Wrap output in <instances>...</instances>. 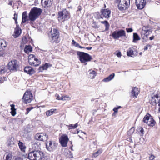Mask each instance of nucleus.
<instances>
[{"mask_svg": "<svg viewBox=\"0 0 160 160\" xmlns=\"http://www.w3.org/2000/svg\"><path fill=\"white\" fill-rule=\"evenodd\" d=\"M140 40V38L137 33H133V42H136V41L139 40Z\"/></svg>", "mask_w": 160, "mask_h": 160, "instance_id": "obj_32", "label": "nucleus"}, {"mask_svg": "<svg viewBox=\"0 0 160 160\" xmlns=\"http://www.w3.org/2000/svg\"><path fill=\"white\" fill-rule=\"evenodd\" d=\"M111 80H110V79L109 78H108V77H106V78H105L104 79L102 80V81H103L104 82H109Z\"/></svg>", "mask_w": 160, "mask_h": 160, "instance_id": "obj_43", "label": "nucleus"}, {"mask_svg": "<svg viewBox=\"0 0 160 160\" xmlns=\"http://www.w3.org/2000/svg\"><path fill=\"white\" fill-rule=\"evenodd\" d=\"M68 127V129L70 130L71 129H75L78 126V123H76L74 125L70 124L67 126Z\"/></svg>", "mask_w": 160, "mask_h": 160, "instance_id": "obj_33", "label": "nucleus"}, {"mask_svg": "<svg viewBox=\"0 0 160 160\" xmlns=\"http://www.w3.org/2000/svg\"><path fill=\"white\" fill-rule=\"evenodd\" d=\"M55 96L56 97L57 99L59 100H61V97L58 94H56L55 95Z\"/></svg>", "mask_w": 160, "mask_h": 160, "instance_id": "obj_49", "label": "nucleus"}, {"mask_svg": "<svg viewBox=\"0 0 160 160\" xmlns=\"http://www.w3.org/2000/svg\"><path fill=\"white\" fill-rule=\"evenodd\" d=\"M126 30L127 32H132L133 29L132 28H126Z\"/></svg>", "mask_w": 160, "mask_h": 160, "instance_id": "obj_47", "label": "nucleus"}, {"mask_svg": "<svg viewBox=\"0 0 160 160\" xmlns=\"http://www.w3.org/2000/svg\"><path fill=\"white\" fill-rule=\"evenodd\" d=\"M86 49L88 50H90L92 49V47H88L86 48Z\"/></svg>", "mask_w": 160, "mask_h": 160, "instance_id": "obj_64", "label": "nucleus"}, {"mask_svg": "<svg viewBox=\"0 0 160 160\" xmlns=\"http://www.w3.org/2000/svg\"><path fill=\"white\" fill-rule=\"evenodd\" d=\"M51 33L52 35L51 38L53 41L52 42L55 41L59 37V33L58 31L56 29H53L51 30Z\"/></svg>", "mask_w": 160, "mask_h": 160, "instance_id": "obj_14", "label": "nucleus"}, {"mask_svg": "<svg viewBox=\"0 0 160 160\" xmlns=\"http://www.w3.org/2000/svg\"><path fill=\"white\" fill-rule=\"evenodd\" d=\"M58 14V18L59 21H64L66 18H69L70 17L69 12L66 9H64L62 11L59 12Z\"/></svg>", "mask_w": 160, "mask_h": 160, "instance_id": "obj_8", "label": "nucleus"}, {"mask_svg": "<svg viewBox=\"0 0 160 160\" xmlns=\"http://www.w3.org/2000/svg\"><path fill=\"white\" fill-rule=\"evenodd\" d=\"M134 127H132L130 130L128 131V134H132L133 133V132L134 131Z\"/></svg>", "mask_w": 160, "mask_h": 160, "instance_id": "obj_40", "label": "nucleus"}, {"mask_svg": "<svg viewBox=\"0 0 160 160\" xmlns=\"http://www.w3.org/2000/svg\"><path fill=\"white\" fill-rule=\"evenodd\" d=\"M31 109H32V108H27V109H26L27 112L26 113V114H28V113L29 112L31 111Z\"/></svg>", "mask_w": 160, "mask_h": 160, "instance_id": "obj_51", "label": "nucleus"}, {"mask_svg": "<svg viewBox=\"0 0 160 160\" xmlns=\"http://www.w3.org/2000/svg\"><path fill=\"white\" fill-rule=\"evenodd\" d=\"M68 138L67 135H62L59 139V142L61 145L63 147H66L68 141Z\"/></svg>", "mask_w": 160, "mask_h": 160, "instance_id": "obj_12", "label": "nucleus"}, {"mask_svg": "<svg viewBox=\"0 0 160 160\" xmlns=\"http://www.w3.org/2000/svg\"><path fill=\"white\" fill-rule=\"evenodd\" d=\"M141 34L142 42H147L148 40V35L149 34V33L145 34H142V33H141Z\"/></svg>", "mask_w": 160, "mask_h": 160, "instance_id": "obj_22", "label": "nucleus"}, {"mask_svg": "<svg viewBox=\"0 0 160 160\" xmlns=\"http://www.w3.org/2000/svg\"><path fill=\"white\" fill-rule=\"evenodd\" d=\"M16 110H11V115L13 116H14L16 113Z\"/></svg>", "mask_w": 160, "mask_h": 160, "instance_id": "obj_44", "label": "nucleus"}, {"mask_svg": "<svg viewBox=\"0 0 160 160\" xmlns=\"http://www.w3.org/2000/svg\"><path fill=\"white\" fill-rule=\"evenodd\" d=\"M5 52L4 51H0V56L4 57L5 55Z\"/></svg>", "mask_w": 160, "mask_h": 160, "instance_id": "obj_46", "label": "nucleus"}, {"mask_svg": "<svg viewBox=\"0 0 160 160\" xmlns=\"http://www.w3.org/2000/svg\"><path fill=\"white\" fill-rule=\"evenodd\" d=\"M111 80H110V79L109 78H108V77H106V78H105L104 79L102 80V81H103L104 82H109Z\"/></svg>", "mask_w": 160, "mask_h": 160, "instance_id": "obj_41", "label": "nucleus"}, {"mask_svg": "<svg viewBox=\"0 0 160 160\" xmlns=\"http://www.w3.org/2000/svg\"><path fill=\"white\" fill-rule=\"evenodd\" d=\"M12 152H6L3 157V160H12Z\"/></svg>", "mask_w": 160, "mask_h": 160, "instance_id": "obj_20", "label": "nucleus"}, {"mask_svg": "<svg viewBox=\"0 0 160 160\" xmlns=\"http://www.w3.org/2000/svg\"><path fill=\"white\" fill-rule=\"evenodd\" d=\"M28 16L27 14V12L26 11L22 13V22L25 23L28 20Z\"/></svg>", "mask_w": 160, "mask_h": 160, "instance_id": "obj_24", "label": "nucleus"}, {"mask_svg": "<svg viewBox=\"0 0 160 160\" xmlns=\"http://www.w3.org/2000/svg\"><path fill=\"white\" fill-rule=\"evenodd\" d=\"M24 71L30 75H32L35 72L34 69L30 66L25 67L24 69Z\"/></svg>", "mask_w": 160, "mask_h": 160, "instance_id": "obj_17", "label": "nucleus"}, {"mask_svg": "<svg viewBox=\"0 0 160 160\" xmlns=\"http://www.w3.org/2000/svg\"><path fill=\"white\" fill-rule=\"evenodd\" d=\"M68 97L66 96H62L61 97V100H67V98H68Z\"/></svg>", "mask_w": 160, "mask_h": 160, "instance_id": "obj_48", "label": "nucleus"}, {"mask_svg": "<svg viewBox=\"0 0 160 160\" xmlns=\"http://www.w3.org/2000/svg\"><path fill=\"white\" fill-rule=\"evenodd\" d=\"M117 32L118 36V38L120 37L126 36L125 32L124 30H120Z\"/></svg>", "mask_w": 160, "mask_h": 160, "instance_id": "obj_29", "label": "nucleus"}, {"mask_svg": "<svg viewBox=\"0 0 160 160\" xmlns=\"http://www.w3.org/2000/svg\"><path fill=\"white\" fill-rule=\"evenodd\" d=\"M154 37H155L154 36H152V37H150L149 39L150 40H152L154 39Z\"/></svg>", "mask_w": 160, "mask_h": 160, "instance_id": "obj_61", "label": "nucleus"}, {"mask_svg": "<svg viewBox=\"0 0 160 160\" xmlns=\"http://www.w3.org/2000/svg\"><path fill=\"white\" fill-rule=\"evenodd\" d=\"M51 0H42L41 3L44 7H48L51 4Z\"/></svg>", "mask_w": 160, "mask_h": 160, "instance_id": "obj_21", "label": "nucleus"}, {"mask_svg": "<svg viewBox=\"0 0 160 160\" xmlns=\"http://www.w3.org/2000/svg\"><path fill=\"white\" fill-rule=\"evenodd\" d=\"M157 102H154V101H151V104L152 105H155L157 104Z\"/></svg>", "mask_w": 160, "mask_h": 160, "instance_id": "obj_57", "label": "nucleus"}, {"mask_svg": "<svg viewBox=\"0 0 160 160\" xmlns=\"http://www.w3.org/2000/svg\"><path fill=\"white\" fill-rule=\"evenodd\" d=\"M14 17L13 18V19L15 20H17L18 18V15L16 13L14 14Z\"/></svg>", "mask_w": 160, "mask_h": 160, "instance_id": "obj_54", "label": "nucleus"}, {"mask_svg": "<svg viewBox=\"0 0 160 160\" xmlns=\"http://www.w3.org/2000/svg\"><path fill=\"white\" fill-rule=\"evenodd\" d=\"M28 61L29 64L33 66H38L40 63V61L35 58L33 54H30L28 56Z\"/></svg>", "mask_w": 160, "mask_h": 160, "instance_id": "obj_6", "label": "nucleus"}, {"mask_svg": "<svg viewBox=\"0 0 160 160\" xmlns=\"http://www.w3.org/2000/svg\"><path fill=\"white\" fill-rule=\"evenodd\" d=\"M46 148L47 150L52 152L57 147L56 142L52 141H47L46 142Z\"/></svg>", "mask_w": 160, "mask_h": 160, "instance_id": "obj_10", "label": "nucleus"}, {"mask_svg": "<svg viewBox=\"0 0 160 160\" xmlns=\"http://www.w3.org/2000/svg\"><path fill=\"white\" fill-rule=\"evenodd\" d=\"M56 110V109H52L48 110L46 112V115L48 117L50 116L54 113Z\"/></svg>", "mask_w": 160, "mask_h": 160, "instance_id": "obj_28", "label": "nucleus"}, {"mask_svg": "<svg viewBox=\"0 0 160 160\" xmlns=\"http://www.w3.org/2000/svg\"><path fill=\"white\" fill-rule=\"evenodd\" d=\"M22 32V30L19 28V25H17L15 29L14 34L13 35L15 38H17L19 37Z\"/></svg>", "mask_w": 160, "mask_h": 160, "instance_id": "obj_16", "label": "nucleus"}, {"mask_svg": "<svg viewBox=\"0 0 160 160\" xmlns=\"http://www.w3.org/2000/svg\"><path fill=\"white\" fill-rule=\"evenodd\" d=\"M112 36L114 39H118V32L117 31L113 32L112 33Z\"/></svg>", "mask_w": 160, "mask_h": 160, "instance_id": "obj_35", "label": "nucleus"}, {"mask_svg": "<svg viewBox=\"0 0 160 160\" xmlns=\"http://www.w3.org/2000/svg\"><path fill=\"white\" fill-rule=\"evenodd\" d=\"M140 131L143 134V132H144V130H143V128H141V129L140 130Z\"/></svg>", "mask_w": 160, "mask_h": 160, "instance_id": "obj_62", "label": "nucleus"}, {"mask_svg": "<svg viewBox=\"0 0 160 160\" xmlns=\"http://www.w3.org/2000/svg\"><path fill=\"white\" fill-rule=\"evenodd\" d=\"M35 137L36 140L41 141H45L48 138V136L46 134L42 133H37L36 134Z\"/></svg>", "mask_w": 160, "mask_h": 160, "instance_id": "obj_13", "label": "nucleus"}, {"mask_svg": "<svg viewBox=\"0 0 160 160\" xmlns=\"http://www.w3.org/2000/svg\"><path fill=\"white\" fill-rule=\"evenodd\" d=\"M5 71V68L4 66L0 67V74L4 73Z\"/></svg>", "mask_w": 160, "mask_h": 160, "instance_id": "obj_36", "label": "nucleus"}, {"mask_svg": "<svg viewBox=\"0 0 160 160\" xmlns=\"http://www.w3.org/2000/svg\"><path fill=\"white\" fill-rule=\"evenodd\" d=\"M155 158V157L153 155H151L149 157V159L151 160H153Z\"/></svg>", "mask_w": 160, "mask_h": 160, "instance_id": "obj_53", "label": "nucleus"}, {"mask_svg": "<svg viewBox=\"0 0 160 160\" xmlns=\"http://www.w3.org/2000/svg\"><path fill=\"white\" fill-rule=\"evenodd\" d=\"M143 121L149 126L153 127L156 123L152 117L149 114L147 113L143 118Z\"/></svg>", "mask_w": 160, "mask_h": 160, "instance_id": "obj_5", "label": "nucleus"}, {"mask_svg": "<svg viewBox=\"0 0 160 160\" xmlns=\"http://www.w3.org/2000/svg\"><path fill=\"white\" fill-rule=\"evenodd\" d=\"M133 49L132 48H130L127 51V54L128 56L132 57L134 54Z\"/></svg>", "mask_w": 160, "mask_h": 160, "instance_id": "obj_31", "label": "nucleus"}, {"mask_svg": "<svg viewBox=\"0 0 160 160\" xmlns=\"http://www.w3.org/2000/svg\"><path fill=\"white\" fill-rule=\"evenodd\" d=\"M139 93V91L138 88L136 87L132 88L131 95L133 97L136 98Z\"/></svg>", "mask_w": 160, "mask_h": 160, "instance_id": "obj_19", "label": "nucleus"}, {"mask_svg": "<svg viewBox=\"0 0 160 160\" xmlns=\"http://www.w3.org/2000/svg\"><path fill=\"white\" fill-rule=\"evenodd\" d=\"M8 68L10 70L16 71L18 67V62L16 60H12L8 64Z\"/></svg>", "mask_w": 160, "mask_h": 160, "instance_id": "obj_11", "label": "nucleus"}, {"mask_svg": "<svg viewBox=\"0 0 160 160\" xmlns=\"http://www.w3.org/2000/svg\"><path fill=\"white\" fill-rule=\"evenodd\" d=\"M12 1H9V2L8 3V4L9 5H10L11 6H12Z\"/></svg>", "mask_w": 160, "mask_h": 160, "instance_id": "obj_63", "label": "nucleus"}, {"mask_svg": "<svg viewBox=\"0 0 160 160\" xmlns=\"http://www.w3.org/2000/svg\"><path fill=\"white\" fill-rule=\"evenodd\" d=\"M117 55L118 57L120 58L121 56V53L120 52H118L117 54Z\"/></svg>", "mask_w": 160, "mask_h": 160, "instance_id": "obj_52", "label": "nucleus"}, {"mask_svg": "<svg viewBox=\"0 0 160 160\" xmlns=\"http://www.w3.org/2000/svg\"><path fill=\"white\" fill-rule=\"evenodd\" d=\"M157 104H158V106H159L158 111L159 112H160V100H159Z\"/></svg>", "mask_w": 160, "mask_h": 160, "instance_id": "obj_56", "label": "nucleus"}, {"mask_svg": "<svg viewBox=\"0 0 160 160\" xmlns=\"http://www.w3.org/2000/svg\"><path fill=\"white\" fill-rule=\"evenodd\" d=\"M88 72L89 74L90 77L92 79L96 75V72L92 70H89Z\"/></svg>", "mask_w": 160, "mask_h": 160, "instance_id": "obj_30", "label": "nucleus"}, {"mask_svg": "<svg viewBox=\"0 0 160 160\" xmlns=\"http://www.w3.org/2000/svg\"><path fill=\"white\" fill-rule=\"evenodd\" d=\"M31 147L30 148V152L28 154V158L30 160H44L43 152L38 150V144H32Z\"/></svg>", "mask_w": 160, "mask_h": 160, "instance_id": "obj_1", "label": "nucleus"}, {"mask_svg": "<svg viewBox=\"0 0 160 160\" xmlns=\"http://www.w3.org/2000/svg\"><path fill=\"white\" fill-rule=\"evenodd\" d=\"M33 96L30 91H27L24 93L22 99L25 103H30L32 100Z\"/></svg>", "mask_w": 160, "mask_h": 160, "instance_id": "obj_7", "label": "nucleus"}, {"mask_svg": "<svg viewBox=\"0 0 160 160\" xmlns=\"http://www.w3.org/2000/svg\"><path fill=\"white\" fill-rule=\"evenodd\" d=\"M115 76V74L114 73H113L111 75H110L109 76H108V78H109L111 80H112V79L113 78H114Z\"/></svg>", "mask_w": 160, "mask_h": 160, "instance_id": "obj_45", "label": "nucleus"}, {"mask_svg": "<svg viewBox=\"0 0 160 160\" xmlns=\"http://www.w3.org/2000/svg\"><path fill=\"white\" fill-rule=\"evenodd\" d=\"M77 54L81 63L86 65V62L90 61L92 59V57L87 53L79 51L77 52Z\"/></svg>", "mask_w": 160, "mask_h": 160, "instance_id": "obj_3", "label": "nucleus"}, {"mask_svg": "<svg viewBox=\"0 0 160 160\" xmlns=\"http://www.w3.org/2000/svg\"><path fill=\"white\" fill-rule=\"evenodd\" d=\"M111 80H110V79L109 78H108V77H106V78H105L104 79L102 80V81H103L104 82H109Z\"/></svg>", "mask_w": 160, "mask_h": 160, "instance_id": "obj_42", "label": "nucleus"}, {"mask_svg": "<svg viewBox=\"0 0 160 160\" xmlns=\"http://www.w3.org/2000/svg\"><path fill=\"white\" fill-rule=\"evenodd\" d=\"M150 31V28L149 27H144L142 29L141 33H142V34H145L149 33V34Z\"/></svg>", "mask_w": 160, "mask_h": 160, "instance_id": "obj_27", "label": "nucleus"}, {"mask_svg": "<svg viewBox=\"0 0 160 160\" xmlns=\"http://www.w3.org/2000/svg\"><path fill=\"white\" fill-rule=\"evenodd\" d=\"M101 14L98 17V19H103V18L108 19L110 17V15L111 13L110 10L106 9H102L100 11Z\"/></svg>", "mask_w": 160, "mask_h": 160, "instance_id": "obj_9", "label": "nucleus"}, {"mask_svg": "<svg viewBox=\"0 0 160 160\" xmlns=\"http://www.w3.org/2000/svg\"><path fill=\"white\" fill-rule=\"evenodd\" d=\"M101 23L105 25V26L106 27V30H107L108 29L109 26V24L108 23L107 21L105 20L103 21H101Z\"/></svg>", "mask_w": 160, "mask_h": 160, "instance_id": "obj_34", "label": "nucleus"}, {"mask_svg": "<svg viewBox=\"0 0 160 160\" xmlns=\"http://www.w3.org/2000/svg\"><path fill=\"white\" fill-rule=\"evenodd\" d=\"M15 140L13 137H9L8 138L7 144L8 146L11 147L15 144Z\"/></svg>", "mask_w": 160, "mask_h": 160, "instance_id": "obj_18", "label": "nucleus"}, {"mask_svg": "<svg viewBox=\"0 0 160 160\" xmlns=\"http://www.w3.org/2000/svg\"><path fill=\"white\" fill-rule=\"evenodd\" d=\"M113 110L114 111V112H117L118 111V108H115L113 109Z\"/></svg>", "mask_w": 160, "mask_h": 160, "instance_id": "obj_59", "label": "nucleus"}, {"mask_svg": "<svg viewBox=\"0 0 160 160\" xmlns=\"http://www.w3.org/2000/svg\"><path fill=\"white\" fill-rule=\"evenodd\" d=\"M158 96L157 94L155 96H154L152 97V99L151 100V101H154V102H156L157 100L156 99V98L157 99H158Z\"/></svg>", "mask_w": 160, "mask_h": 160, "instance_id": "obj_37", "label": "nucleus"}, {"mask_svg": "<svg viewBox=\"0 0 160 160\" xmlns=\"http://www.w3.org/2000/svg\"><path fill=\"white\" fill-rule=\"evenodd\" d=\"M93 27L94 28H98V26L96 25L95 23H93Z\"/></svg>", "mask_w": 160, "mask_h": 160, "instance_id": "obj_58", "label": "nucleus"}, {"mask_svg": "<svg viewBox=\"0 0 160 160\" xmlns=\"http://www.w3.org/2000/svg\"><path fill=\"white\" fill-rule=\"evenodd\" d=\"M32 51V47L30 45H26L24 49V52L26 53H29Z\"/></svg>", "mask_w": 160, "mask_h": 160, "instance_id": "obj_25", "label": "nucleus"}, {"mask_svg": "<svg viewBox=\"0 0 160 160\" xmlns=\"http://www.w3.org/2000/svg\"><path fill=\"white\" fill-rule=\"evenodd\" d=\"M118 2V8L119 10H126L130 5V0H117Z\"/></svg>", "mask_w": 160, "mask_h": 160, "instance_id": "obj_4", "label": "nucleus"}, {"mask_svg": "<svg viewBox=\"0 0 160 160\" xmlns=\"http://www.w3.org/2000/svg\"><path fill=\"white\" fill-rule=\"evenodd\" d=\"M135 3L138 9H142L146 4V1L145 0H135Z\"/></svg>", "mask_w": 160, "mask_h": 160, "instance_id": "obj_15", "label": "nucleus"}, {"mask_svg": "<svg viewBox=\"0 0 160 160\" xmlns=\"http://www.w3.org/2000/svg\"><path fill=\"white\" fill-rule=\"evenodd\" d=\"M10 106L11 107V110H16V109L15 108V105L13 104H12L10 105Z\"/></svg>", "mask_w": 160, "mask_h": 160, "instance_id": "obj_50", "label": "nucleus"}, {"mask_svg": "<svg viewBox=\"0 0 160 160\" xmlns=\"http://www.w3.org/2000/svg\"><path fill=\"white\" fill-rule=\"evenodd\" d=\"M15 160H23L21 158L19 157H18L16 158Z\"/></svg>", "mask_w": 160, "mask_h": 160, "instance_id": "obj_60", "label": "nucleus"}, {"mask_svg": "<svg viewBox=\"0 0 160 160\" xmlns=\"http://www.w3.org/2000/svg\"><path fill=\"white\" fill-rule=\"evenodd\" d=\"M18 144L20 150L22 151H25L26 147L24 144L21 142L20 141H18Z\"/></svg>", "mask_w": 160, "mask_h": 160, "instance_id": "obj_23", "label": "nucleus"}, {"mask_svg": "<svg viewBox=\"0 0 160 160\" xmlns=\"http://www.w3.org/2000/svg\"><path fill=\"white\" fill-rule=\"evenodd\" d=\"M100 153V152H99V151H98L94 153L92 155V158H95L98 156Z\"/></svg>", "mask_w": 160, "mask_h": 160, "instance_id": "obj_38", "label": "nucleus"}, {"mask_svg": "<svg viewBox=\"0 0 160 160\" xmlns=\"http://www.w3.org/2000/svg\"><path fill=\"white\" fill-rule=\"evenodd\" d=\"M49 64L48 63H45L44 65L39 68V71L42 72L43 70H47Z\"/></svg>", "mask_w": 160, "mask_h": 160, "instance_id": "obj_26", "label": "nucleus"}, {"mask_svg": "<svg viewBox=\"0 0 160 160\" xmlns=\"http://www.w3.org/2000/svg\"><path fill=\"white\" fill-rule=\"evenodd\" d=\"M82 9V8L81 6H79L78 7L77 11H80Z\"/></svg>", "mask_w": 160, "mask_h": 160, "instance_id": "obj_55", "label": "nucleus"}, {"mask_svg": "<svg viewBox=\"0 0 160 160\" xmlns=\"http://www.w3.org/2000/svg\"><path fill=\"white\" fill-rule=\"evenodd\" d=\"M72 44L73 45L76 47H78L79 46V44L76 42L74 40H72Z\"/></svg>", "mask_w": 160, "mask_h": 160, "instance_id": "obj_39", "label": "nucleus"}, {"mask_svg": "<svg viewBox=\"0 0 160 160\" xmlns=\"http://www.w3.org/2000/svg\"><path fill=\"white\" fill-rule=\"evenodd\" d=\"M42 12L41 9L37 7L32 8L29 13L28 18L32 21H35L41 14Z\"/></svg>", "mask_w": 160, "mask_h": 160, "instance_id": "obj_2", "label": "nucleus"}]
</instances>
